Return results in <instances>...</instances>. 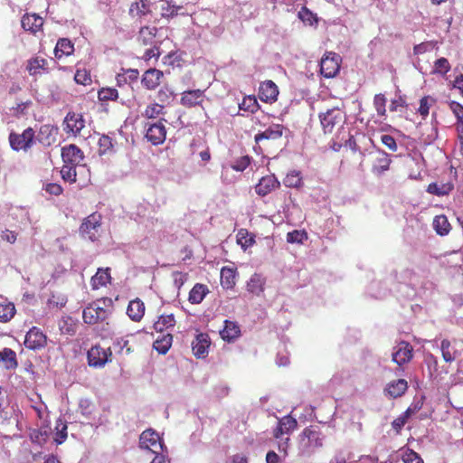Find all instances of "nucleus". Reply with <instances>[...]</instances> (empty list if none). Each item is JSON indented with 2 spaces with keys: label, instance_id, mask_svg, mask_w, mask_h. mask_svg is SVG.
Here are the masks:
<instances>
[{
  "label": "nucleus",
  "instance_id": "f257e3e1",
  "mask_svg": "<svg viewBox=\"0 0 463 463\" xmlns=\"http://www.w3.org/2000/svg\"><path fill=\"white\" fill-rule=\"evenodd\" d=\"M114 310V303L110 298H101L90 303L82 312L84 323L89 325H96L98 323L106 322L112 315Z\"/></svg>",
  "mask_w": 463,
  "mask_h": 463
},
{
  "label": "nucleus",
  "instance_id": "f03ea898",
  "mask_svg": "<svg viewBox=\"0 0 463 463\" xmlns=\"http://www.w3.org/2000/svg\"><path fill=\"white\" fill-rule=\"evenodd\" d=\"M324 435L317 425L305 428L299 435V446L303 452L311 453L323 446Z\"/></svg>",
  "mask_w": 463,
  "mask_h": 463
},
{
  "label": "nucleus",
  "instance_id": "7ed1b4c3",
  "mask_svg": "<svg viewBox=\"0 0 463 463\" xmlns=\"http://www.w3.org/2000/svg\"><path fill=\"white\" fill-rule=\"evenodd\" d=\"M10 146L14 151H29L35 144V131L33 128H25L22 133L12 131L8 137Z\"/></svg>",
  "mask_w": 463,
  "mask_h": 463
},
{
  "label": "nucleus",
  "instance_id": "20e7f679",
  "mask_svg": "<svg viewBox=\"0 0 463 463\" xmlns=\"http://www.w3.org/2000/svg\"><path fill=\"white\" fill-rule=\"evenodd\" d=\"M320 123L325 134H331L345 121L344 112L339 108H332L319 114Z\"/></svg>",
  "mask_w": 463,
  "mask_h": 463
},
{
  "label": "nucleus",
  "instance_id": "39448f33",
  "mask_svg": "<svg viewBox=\"0 0 463 463\" xmlns=\"http://www.w3.org/2000/svg\"><path fill=\"white\" fill-rule=\"evenodd\" d=\"M367 156L371 171L375 175H381L389 170L392 159L384 150L376 148L369 152Z\"/></svg>",
  "mask_w": 463,
  "mask_h": 463
},
{
  "label": "nucleus",
  "instance_id": "423d86ee",
  "mask_svg": "<svg viewBox=\"0 0 463 463\" xmlns=\"http://www.w3.org/2000/svg\"><path fill=\"white\" fill-rule=\"evenodd\" d=\"M141 449H147L156 455H163L165 445L159 434L152 429L144 430L139 437Z\"/></svg>",
  "mask_w": 463,
  "mask_h": 463
},
{
  "label": "nucleus",
  "instance_id": "0eeeda50",
  "mask_svg": "<svg viewBox=\"0 0 463 463\" xmlns=\"http://www.w3.org/2000/svg\"><path fill=\"white\" fill-rule=\"evenodd\" d=\"M342 58L339 54L328 52L324 54L320 61V72L325 78H334L340 70Z\"/></svg>",
  "mask_w": 463,
  "mask_h": 463
},
{
  "label": "nucleus",
  "instance_id": "6e6552de",
  "mask_svg": "<svg viewBox=\"0 0 463 463\" xmlns=\"http://www.w3.org/2000/svg\"><path fill=\"white\" fill-rule=\"evenodd\" d=\"M101 214L99 213L90 214L80 227L81 235L91 241L98 240L99 236V230L101 226Z\"/></svg>",
  "mask_w": 463,
  "mask_h": 463
},
{
  "label": "nucleus",
  "instance_id": "1a4fd4ad",
  "mask_svg": "<svg viewBox=\"0 0 463 463\" xmlns=\"http://www.w3.org/2000/svg\"><path fill=\"white\" fill-rule=\"evenodd\" d=\"M112 352L110 348H103L99 345L92 346L87 354L89 365L95 368L103 367L111 360Z\"/></svg>",
  "mask_w": 463,
  "mask_h": 463
},
{
  "label": "nucleus",
  "instance_id": "9d476101",
  "mask_svg": "<svg viewBox=\"0 0 463 463\" xmlns=\"http://www.w3.org/2000/svg\"><path fill=\"white\" fill-rule=\"evenodd\" d=\"M85 128V119L82 114L70 111L63 120V130L67 135L77 137Z\"/></svg>",
  "mask_w": 463,
  "mask_h": 463
},
{
  "label": "nucleus",
  "instance_id": "9b49d317",
  "mask_svg": "<svg viewBox=\"0 0 463 463\" xmlns=\"http://www.w3.org/2000/svg\"><path fill=\"white\" fill-rule=\"evenodd\" d=\"M47 335L38 327L33 326L26 334L24 345L30 350H40L46 346Z\"/></svg>",
  "mask_w": 463,
  "mask_h": 463
},
{
  "label": "nucleus",
  "instance_id": "f8f14e48",
  "mask_svg": "<svg viewBox=\"0 0 463 463\" xmlns=\"http://www.w3.org/2000/svg\"><path fill=\"white\" fill-rule=\"evenodd\" d=\"M61 157L65 164L77 165L85 169V165L82 164L84 154L76 145L71 144L63 146L61 148Z\"/></svg>",
  "mask_w": 463,
  "mask_h": 463
},
{
  "label": "nucleus",
  "instance_id": "ddd939ff",
  "mask_svg": "<svg viewBox=\"0 0 463 463\" xmlns=\"http://www.w3.org/2000/svg\"><path fill=\"white\" fill-rule=\"evenodd\" d=\"M165 119H160L156 123L150 124L146 132V139L153 145L163 144L166 137V128Z\"/></svg>",
  "mask_w": 463,
  "mask_h": 463
},
{
  "label": "nucleus",
  "instance_id": "4468645a",
  "mask_svg": "<svg viewBox=\"0 0 463 463\" xmlns=\"http://www.w3.org/2000/svg\"><path fill=\"white\" fill-rule=\"evenodd\" d=\"M413 357V348L408 342L402 341L395 347L394 352L392 354V360L393 363L402 366L411 361Z\"/></svg>",
  "mask_w": 463,
  "mask_h": 463
},
{
  "label": "nucleus",
  "instance_id": "2eb2a0df",
  "mask_svg": "<svg viewBox=\"0 0 463 463\" xmlns=\"http://www.w3.org/2000/svg\"><path fill=\"white\" fill-rule=\"evenodd\" d=\"M59 128L52 124L42 125L39 128L37 136L35 135V141H38L43 146H51L57 140Z\"/></svg>",
  "mask_w": 463,
  "mask_h": 463
},
{
  "label": "nucleus",
  "instance_id": "dca6fc26",
  "mask_svg": "<svg viewBox=\"0 0 463 463\" xmlns=\"http://www.w3.org/2000/svg\"><path fill=\"white\" fill-rule=\"evenodd\" d=\"M279 88L272 80H265L260 84L259 98L266 103H273L278 99Z\"/></svg>",
  "mask_w": 463,
  "mask_h": 463
},
{
  "label": "nucleus",
  "instance_id": "f3484780",
  "mask_svg": "<svg viewBox=\"0 0 463 463\" xmlns=\"http://www.w3.org/2000/svg\"><path fill=\"white\" fill-rule=\"evenodd\" d=\"M284 127L280 124H272L264 131L255 135L254 140L257 144H262L265 141L279 140L283 135Z\"/></svg>",
  "mask_w": 463,
  "mask_h": 463
},
{
  "label": "nucleus",
  "instance_id": "a211bd4d",
  "mask_svg": "<svg viewBox=\"0 0 463 463\" xmlns=\"http://www.w3.org/2000/svg\"><path fill=\"white\" fill-rule=\"evenodd\" d=\"M163 77L162 71L150 68L142 75L141 84L146 90H154L160 85Z\"/></svg>",
  "mask_w": 463,
  "mask_h": 463
},
{
  "label": "nucleus",
  "instance_id": "6ab92c4d",
  "mask_svg": "<svg viewBox=\"0 0 463 463\" xmlns=\"http://www.w3.org/2000/svg\"><path fill=\"white\" fill-rule=\"evenodd\" d=\"M21 25L23 29L33 34L43 31V18L36 14H25L21 19Z\"/></svg>",
  "mask_w": 463,
  "mask_h": 463
},
{
  "label": "nucleus",
  "instance_id": "aec40b11",
  "mask_svg": "<svg viewBox=\"0 0 463 463\" xmlns=\"http://www.w3.org/2000/svg\"><path fill=\"white\" fill-rule=\"evenodd\" d=\"M210 345L211 339L209 335L206 333H200L192 342L193 353L197 358H204L208 354Z\"/></svg>",
  "mask_w": 463,
  "mask_h": 463
},
{
  "label": "nucleus",
  "instance_id": "412c9836",
  "mask_svg": "<svg viewBox=\"0 0 463 463\" xmlns=\"http://www.w3.org/2000/svg\"><path fill=\"white\" fill-rule=\"evenodd\" d=\"M151 5L148 0H138L133 2L128 10V14L132 19L141 22L146 16L151 14Z\"/></svg>",
  "mask_w": 463,
  "mask_h": 463
},
{
  "label": "nucleus",
  "instance_id": "4be33fe9",
  "mask_svg": "<svg viewBox=\"0 0 463 463\" xmlns=\"http://www.w3.org/2000/svg\"><path fill=\"white\" fill-rule=\"evenodd\" d=\"M280 183L274 175H268L260 178L255 186V192L260 196H265L279 188Z\"/></svg>",
  "mask_w": 463,
  "mask_h": 463
},
{
  "label": "nucleus",
  "instance_id": "5701e85b",
  "mask_svg": "<svg viewBox=\"0 0 463 463\" xmlns=\"http://www.w3.org/2000/svg\"><path fill=\"white\" fill-rule=\"evenodd\" d=\"M298 426V421L290 415L281 418L273 430V437L276 439H281L284 434H289Z\"/></svg>",
  "mask_w": 463,
  "mask_h": 463
},
{
  "label": "nucleus",
  "instance_id": "b1692460",
  "mask_svg": "<svg viewBox=\"0 0 463 463\" xmlns=\"http://www.w3.org/2000/svg\"><path fill=\"white\" fill-rule=\"evenodd\" d=\"M48 61L42 57H32L27 61L26 71L31 76L42 75L43 73H49Z\"/></svg>",
  "mask_w": 463,
  "mask_h": 463
},
{
  "label": "nucleus",
  "instance_id": "393cba45",
  "mask_svg": "<svg viewBox=\"0 0 463 463\" xmlns=\"http://www.w3.org/2000/svg\"><path fill=\"white\" fill-rule=\"evenodd\" d=\"M408 389V383L404 379H398L387 383L383 390L384 395L392 399L402 396Z\"/></svg>",
  "mask_w": 463,
  "mask_h": 463
},
{
  "label": "nucleus",
  "instance_id": "a878e982",
  "mask_svg": "<svg viewBox=\"0 0 463 463\" xmlns=\"http://www.w3.org/2000/svg\"><path fill=\"white\" fill-rule=\"evenodd\" d=\"M203 90H186L182 93L180 103L185 108H192L197 105H201L203 101Z\"/></svg>",
  "mask_w": 463,
  "mask_h": 463
},
{
  "label": "nucleus",
  "instance_id": "bb28decb",
  "mask_svg": "<svg viewBox=\"0 0 463 463\" xmlns=\"http://www.w3.org/2000/svg\"><path fill=\"white\" fill-rule=\"evenodd\" d=\"M111 279L109 268H99L95 275L90 279L91 288L97 290L102 287H106L111 282Z\"/></svg>",
  "mask_w": 463,
  "mask_h": 463
},
{
  "label": "nucleus",
  "instance_id": "cd10ccee",
  "mask_svg": "<svg viewBox=\"0 0 463 463\" xmlns=\"http://www.w3.org/2000/svg\"><path fill=\"white\" fill-rule=\"evenodd\" d=\"M145 310L146 307L144 302L140 298H137L129 301L127 308V314L132 321L139 322L145 315Z\"/></svg>",
  "mask_w": 463,
  "mask_h": 463
},
{
  "label": "nucleus",
  "instance_id": "c85d7f7f",
  "mask_svg": "<svg viewBox=\"0 0 463 463\" xmlns=\"http://www.w3.org/2000/svg\"><path fill=\"white\" fill-rule=\"evenodd\" d=\"M221 337L226 342H232L241 335L238 323L225 320L223 329L220 331Z\"/></svg>",
  "mask_w": 463,
  "mask_h": 463
},
{
  "label": "nucleus",
  "instance_id": "c756f323",
  "mask_svg": "<svg viewBox=\"0 0 463 463\" xmlns=\"http://www.w3.org/2000/svg\"><path fill=\"white\" fill-rule=\"evenodd\" d=\"M156 33V27L143 26L138 32L137 41L143 46H152L155 43Z\"/></svg>",
  "mask_w": 463,
  "mask_h": 463
},
{
  "label": "nucleus",
  "instance_id": "7c9ffc66",
  "mask_svg": "<svg viewBox=\"0 0 463 463\" xmlns=\"http://www.w3.org/2000/svg\"><path fill=\"white\" fill-rule=\"evenodd\" d=\"M74 51L73 43L66 38L60 39L54 48V55L57 59H61L63 56L72 54Z\"/></svg>",
  "mask_w": 463,
  "mask_h": 463
},
{
  "label": "nucleus",
  "instance_id": "2f4dec72",
  "mask_svg": "<svg viewBox=\"0 0 463 463\" xmlns=\"http://www.w3.org/2000/svg\"><path fill=\"white\" fill-rule=\"evenodd\" d=\"M453 184L450 182H434L430 183L427 187V192L431 194L438 196H443L449 194L453 190Z\"/></svg>",
  "mask_w": 463,
  "mask_h": 463
},
{
  "label": "nucleus",
  "instance_id": "473e14b6",
  "mask_svg": "<svg viewBox=\"0 0 463 463\" xmlns=\"http://www.w3.org/2000/svg\"><path fill=\"white\" fill-rule=\"evenodd\" d=\"M209 292L207 286L196 283L189 292L188 300L192 304H200Z\"/></svg>",
  "mask_w": 463,
  "mask_h": 463
},
{
  "label": "nucleus",
  "instance_id": "72a5a7b5",
  "mask_svg": "<svg viewBox=\"0 0 463 463\" xmlns=\"http://www.w3.org/2000/svg\"><path fill=\"white\" fill-rule=\"evenodd\" d=\"M433 229L439 236H446L451 230V225L444 214L437 215L433 220Z\"/></svg>",
  "mask_w": 463,
  "mask_h": 463
},
{
  "label": "nucleus",
  "instance_id": "f704fd0d",
  "mask_svg": "<svg viewBox=\"0 0 463 463\" xmlns=\"http://www.w3.org/2000/svg\"><path fill=\"white\" fill-rule=\"evenodd\" d=\"M0 362L6 369H15L18 366L16 354L11 348L5 347L0 351Z\"/></svg>",
  "mask_w": 463,
  "mask_h": 463
},
{
  "label": "nucleus",
  "instance_id": "c9c22d12",
  "mask_svg": "<svg viewBox=\"0 0 463 463\" xmlns=\"http://www.w3.org/2000/svg\"><path fill=\"white\" fill-rule=\"evenodd\" d=\"M176 321L174 314H162L154 323V328L157 332H163L166 329L174 327Z\"/></svg>",
  "mask_w": 463,
  "mask_h": 463
},
{
  "label": "nucleus",
  "instance_id": "e433bc0d",
  "mask_svg": "<svg viewBox=\"0 0 463 463\" xmlns=\"http://www.w3.org/2000/svg\"><path fill=\"white\" fill-rule=\"evenodd\" d=\"M440 351L442 358L446 363H452L457 356V350L448 339H443L440 343Z\"/></svg>",
  "mask_w": 463,
  "mask_h": 463
},
{
  "label": "nucleus",
  "instance_id": "4c0bfd02",
  "mask_svg": "<svg viewBox=\"0 0 463 463\" xmlns=\"http://www.w3.org/2000/svg\"><path fill=\"white\" fill-rule=\"evenodd\" d=\"M173 335L169 333L163 335L161 337H158L154 342V348L162 354H165L168 352L172 345Z\"/></svg>",
  "mask_w": 463,
  "mask_h": 463
},
{
  "label": "nucleus",
  "instance_id": "58836bf2",
  "mask_svg": "<svg viewBox=\"0 0 463 463\" xmlns=\"http://www.w3.org/2000/svg\"><path fill=\"white\" fill-rule=\"evenodd\" d=\"M235 278L236 273L235 270L228 268L223 267L221 269V285L224 288H232L235 285Z\"/></svg>",
  "mask_w": 463,
  "mask_h": 463
},
{
  "label": "nucleus",
  "instance_id": "ea45409f",
  "mask_svg": "<svg viewBox=\"0 0 463 463\" xmlns=\"http://www.w3.org/2000/svg\"><path fill=\"white\" fill-rule=\"evenodd\" d=\"M285 186L289 188H299L303 185V179L301 173L297 170H292L287 174L283 180Z\"/></svg>",
  "mask_w": 463,
  "mask_h": 463
},
{
  "label": "nucleus",
  "instance_id": "a19ab883",
  "mask_svg": "<svg viewBox=\"0 0 463 463\" xmlns=\"http://www.w3.org/2000/svg\"><path fill=\"white\" fill-rule=\"evenodd\" d=\"M237 243L245 250L255 243V239L247 229H241L237 232Z\"/></svg>",
  "mask_w": 463,
  "mask_h": 463
},
{
  "label": "nucleus",
  "instance_id": "79ce46f5",
  "mask_svg": "<svg viewBox=\"0 0 463 463\" xmlns=\"http://www.w3.org/2000/svg\"><path fill=\"white\" fill-rule=\"evenodd\" d=\"M16 309L12 302L0 303V323L9 322L15 315Z\"/></svg>",
  "mask_w": 463,
  "mask_h": 463
},
{
  "label": "nucleus",
  "instance_id": "37998d69",
  "mask_svg": "<svg viewBox=\"0 0 463 463\" xmlns=\"http://www.w3.org/2000/svg\"><path fill=\"white\" fill-rule=\"evenodd\" d=\"M77 168H80L77 165L65 164L62 165L61 169V178L65 182L69 183H76L77 179Z\"/></svg>",
  "mask_w": 463,
  "mask_h": 463
},
{
  "label": "nucleus",
  "instance_id": "c03bdc74",
  "mask_svg": "<svg viewBox=\"0 0 463 463\" xmlns=\"http://www.w3.org/2000/svg\"><path fill=\"white\" fill-rule=\"evenodd\" d=\"M386 97L383 93L375 94L373 97V107L377 112V115L381 118H385L387 116L386 110Z\"/></svg>",
  "mask_w": 463,
  "mask_h": 463
},
{
  "label": "nucleus",
  "instance_id": "a18cd8bd",
  "mask_svg": "<svg viewBox=\"0 0 463 463\" xmlns=\"http://www.w3.org/2000/svg\"><path fill=\"white\" fill-rule=\"evenodd\" d=\"M99 145V155H108L111 154L113 152L114 145L112 138L109 137L108 135H102L98 142Z\"/></svg>",
  "mask_w": 463,
  "mask_h": 463
},
{
  "label": "nucleus",
  "instance_id": "49530a36",
  "mask_svg": "<svg viewBox=\"0 0 463 463\" xmlns=\"http://www.w3.org/2000/svg\"><path fill=\"white\" fill-rule=\"evenodd\" d=\"M239 107L241 110L254 113L259 109L260 106L255 96H247L243 98Z\"/></svg>",
  "mask_w": 463,
  "mask_h": 463
},
{
  "label": "nucleus",
  "instance_id": "de8ad7c7",
  "mask_svg": "<svg viewBox=\"0 0 463 463\" xmlns=\"http://www.w3.org/2000/svg\"><path fill=\"white\" fill-rule=\"evenodd\" d=\"M164 113V106L158 103H152L146 106L143 117L146 118H156Z\"/></svg>",
  "mask_w": 463,
  "mask_h": 463
},
{
  "label": "nucleus",
  "instance_id": "09e8293b",
  "mask_svg": "<svg viewBox=\"0 0 463 463\" xmlns=\"http://www.w3.org/2000/svg\"><path fill=\"white\" fill-rule=\"evenodd\" d=\"M98 98L100 101L117 100L118 92L114 88H102L98 92Z\"/></svg>",
  "mask_w": 463,
  "mask_h": 463
},
{
  "label": "nucleus",
  "instance_id": "8fccbe9b",
  "mask_svg": "<svg viewBox=\"0 0 463 463\" xmlns=\"http://www.w3.org/2000/svg\"><path fill=\"white\" fill-rule=\"evenodd\" d=\"M449 109L457 118L455 128L463 127V106L457 101H451L449 103Z\"/></svg>",
  "mask_w": 463,
  "mask_h": 463
},
{
  "label": "nucleus",
  "instance_id": "3c124183",
  "mask_svg": "<svg viewBox=\"0 0 463 463\" xmlns=\"http://www.w3.org/2000/svg\"><path fill=\"white\" fill-rule=\"evenodd\" d=\"M411 417V410H406L402 415L396 418L392 422V429L396 431V433H400L402 429L404 427L409 418Z\"/></svg>",
  "mask_w": 463,
  "mask_h": 463
},
{
  "label": "nucleus",
  "instance_id": "603ef678",
  "mask_svg": "<svg viewBox=\"0 0 463 463\" xmlns=\"http://www.w3.org/2000/svg\"><path fill=\"white\" fill-rule=\"evenodd\" d=\"M74 80L78 84L84 86L91 83L90 73L86 69H78L74 75Z\"/></svg>",
  "mask_w": 463,
  "mask_h": 463
},
{
  "label": "nucleus",
  "instance_id": "864d4df0",
  "mask_svg": "<svg viewBox=\"0 0 463 463\" xmlns=\"http://www.w3.org/2000/svg\"><path fill=\"white\" fill-rule=\"evenodd\" d=\"M307 239V234L305 231H292L287 234V241L289 243H302Z\"/></svg>",
  "mask_w": 463,
  "mask_h": 463
},
{
  "label": "nucleus",
  "instance_id": "5fc2aeb1",
  "mask_svg": "<svg viewBox=\"0 0 463 463\" xmlns=\"http://www.w3.org/2000/svg\"><path fill=\"white\" fill-rule=\"evenodd\" d=\"M47 431L40 429L33 430L30 433V439L33 443L43 445L47 440Z\"/></svg>",
  "mask_w": 463,
  "mask_h": 463
},
{
  "label": "nucleus",
  "instance_id": "6e6d98bb",
  "mask_svg": "<svg viewBox=\"0 0 463 463\" xmlns=\"http://www.w3.org/2000/svg\"><path fill=\"white\" fill-rule=\"evenodd\" d=\"M402 458L404 463H423V459L420 456L410 449H407L402 453Z\"/></svg>",
  "mask_w": 463,
  "mask_h": 463
},
{
  "label": "nucleus",
  "instance_id": "4d7b16f0",
  "mask_svg": "<svg viewBox=\"0 0 463 463\" xmlns=\"http://www.w3.org/2000/svg\"><path fill=\"white\" fill-rule=\"evenodd\" d=\"M408 107L405 96L400 95L398 98L391 100L390 110L392 112L402 111V109H406Z\"/></svg>",
  "mask_w": 463,
  "mask_h": 463
},
{
  "label": "nucleus",
  "instance_id": "13d9d810",
  "mask_svg": "<svg viewBox=\"0 0 463 463\" xmlns=\"http://www.w3.org/2000/svg\"><path fill=\"white\" fill-rule=\"evenodd\" d=\"M435 71L440 74H446L450 71V64L448 59L442 57L438 59L434 63Z\"/></svg>",
  "mask_w": 463,
  "mask_h": 463
},
{
  "label": "nucleus",
  "instance_id": "bf43d9fd",
  "mask_svg": "<svg viewBox=\"0 0 463 463\" xmlns=\"http://www.w3.org/2000/svg\"><path fill=\"white\" fill-rule=\"evenodd\" d=\"M298 15L300 20H302L304 23H307L310 25L313 24V22L317 21L314 14L306 6H303L298 11Z\"/></svg>",
  "mask_w": 463,
  "mask_h": 463
},
{
  "label": "nucleus",
  "instance_id": "052dcab7",
  "mask_svg": "<svg viewBox=\"0 0 463 463\" xmlns=\"http://www.w3.org/2000/svg\"><path fill=\"white\" fill-rule=\"evenodd\" d=\"M125 75H127L130 81H136L137 80L139 77V71L137 69H128L124 70L123 74H118L117 77L118 82H120L122 80H126Z\"/></svg>",
  "mask_w": 463,
  "mask_h": 463
},
{
  "label": "nucleus",
  "instance_id": "680f3d73",
  "mask_svg": "<svg viewBox=\"0 0 463 463\" xmlns=\"http://www.w3.org/2000/svg\"><path fill=\"white\" fill-rule=\"evenodd\" d=\"M156 97L160 102H169L174 97V92L168 87H163L157 91Z\"/></svg>",
  "mask_w": 463,
  "mask_h": 463
},
{
  "label": "nucleus",
  "instance_id": "e2e57ef3",
  "mask_svg": "<svg viewBox=\"0 0 463 463\" xmlns=\"http://www.w3.org/2000/svg\"><path fill=\"white\" fill-rule=\"evenodd\" d=\"M382 143L388 147L391 151L395 152L398 149V146L395 138L391 135H383L381 137Z\"/></svg>",
  "mask_w": 463,
  "mask_h": 463
},
{
  "label": "nucleus",
  "instance_id": "0e129e2a",
  "mask_svg": "<svg viewBox=\"0 0 463 463\" xmlns=\"http://www.w3.org/2000/svg\"><path fill=\"white\" fill-rule=\"evenodd\" d=\"M430 99V98L429 96H425L421 98L420 100V108L418 111L423 118H426L429 115L430 107V104L429 102Z\"/></svg>",
  "mask_w": 463,
  "mask_h": 463
},
{
  "label": "nucleus",
  "instance_id": "69168bd1",
  "mask_svg": "<svg viewBox=\"0 0 463 463\" xmlns=\"http://www.w3.org/2000/svg\"><path fill=\"white\" fill-rule=\"evenodd\" d=\"M59 326H60V330L63 334H66L69 335H73L75 334V325L72 323L69 324L67 319H62L60 322Z\"/></svg>",
  "mask_w": 463,
  "mask_h": 463
},
{
  "label": "nucleus",
  "instance_id": "338daca9",
  "mask_svg": "<svg viewBox=\"0 0 463 463\" xmlns=\"http://www.w3.org/2000/svg\"><path fill=\"white\" fill-rule=\"evenodd\" d=\"M160 55L158 47H156L155 45L150 46L146 52H144L142 59L145 61H149L152 58H158Z\"/></svg>",
  "mask_w": 463,
  "mask_h": 463
},
{
  "label": "nucleus",
  "instance_id": "774afa93",
  "mask_svg": "<svg viewBox=\"0 0 463 463\" xmlns=\"http://www.w3.org/2000/svg\"><path fill=\"white\" fill-rule=\"evenodd\" d=\"M45 191L50 194L60 195L63 190L59 184L50 183L46 184Z\"/></svg>",
  "mask_w": 463,
  "mask_h": 463
}]
</instances>
